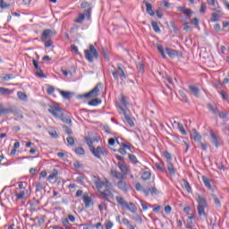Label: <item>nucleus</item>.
I'll list each match as a JSON object with an SVG mask.
<instances>
[{
  "instance_id": "obj_1",
  "label": "nucleus",
  "mask_w": 229,
  "mask_h": 229,
  "mask_svg": "<svg viewBox=\"0 0 229 229\" xmlns=\"http://www.w3.org/2000/svg\"><path fill=\"white\" fill-rule=\"evenodd\" d=\"M84 55L86 60L90 62V64L94 62V58H99V53H98V49L92 44L89 46V49L84 50Z\"/></svg>"
},
{
  "instance_id": "obj_2",
  "label": "nucleus",
  "mask_w": 229,
  "mask_h": 229,
  "mask_svg": "<svg viewBox=\"0 0 229 229\" xmlns=\"http://www.w3.org/2000/svg\"><path fill=\"white\" fill-rule=\"evenodd\" d=\"M92 15V8L89 7L87 10H84L82 13H80L77 17V19L74 20V22L77 24H83V21L87 19L88 21H90V17Z\"/></svg>"
},
{
  "instance_id": "obj_3",
  "label": "nucleus",
  "mask_w": 229,
  "mask_h": 229,
  "mask_svg": "<svg viewBox=\"0 0 229 229\" xmlns=\"http://www.w3.org/2000/svg\"><path fill=\"white\" fill-rule=\"evenodd\" d=\"M91 153L92 155L98 159H101V157H106L108 155V151L105 147L98 146L97 148L95 147H91Z\"/></svg>"
},
{
  "instance_id": "obj_4",
  "label": "nucleus",
  "mask_w": 229,
  "mask_h": 229,
  "mask_svg": "<svg viewBox=\"0 0 229 229\" xmlns=\"http://www.w3.org/2000/svg\"><path fill=\"white\" fill-rule=\"evenodd\" d=\"M112 74L114 79L116 80V81H119V78L120 80H126V78H128L126 72L123 69V64H117L116 71L113 72Z\"/></svg>"
},
{
  "instance_id": "obj_5",
  "label": "nucleus",
  "mask_w": 229,
  "mask_h": 229,
  "mask_svg": "<svg viewBox=\"0 0 229 229\" xmlns=\"http://www.w3.org/2000/svg\"><path fill=\"white\" fill-rule=\"evenodd\" d=\"M99 87H101V84H97V86L93 88L89 92L84 95H80L78 97L79 99H83V98L86 99H89L90 98H98L99 96Z\"/></svg>"
},
{
  "instance_id": "obj_6",
  "label": "nucleus",
  "mask_w": 229,
  "mask_h": 229,
  "mask_svg": "<svg viewBox=\"0 0 229 229\" xmlns=\"http://www.w3.org/2000/svg\"><path fill=\"white\" fill-rule=\"evenodd\" d=\"M110 187H112V184L106 179V189L104 191H100L101 196H103L106 201H110L114 198V193L110 191Z\"/></svg>"
},
{
  "instance_id": "obj_7",
  "label": "nucleus",
  "mask_w": 229,
  "mask_h": 229,
  "mask_svg": "<svg viewBox=\"0 0 229 229\" xmlns=\"http://www.w3.org/2000/svg\"><path fill=\"white\" fill-rule=\"evenodd\" d=\"M29 196L30 194L28 193V190L26 191L15 190L14 191V197L17 203H19V201H21V203H24V201L28 199Z\"/></svg>"
},
{
  "instance_id": "obj_8",
  "label": "nucleus",
  "mask_w": 229,
  "mask_h": 229,
  "mask_svg": "<svg viewBox=\"0 0 229 229\" xmlns=\"http://www.w3.org/2000/svg\"><path fill=\"white\" fill-rule=\"evenodd\" d=\"M117 108L118 110H121L122 114L124 115L125 123H127V124H129V126L131 127L135 126L133 119H131L130 114H128V113L126 112V109H124V107L121 104L117 105Z\"/></svg>"
},
{
  "instance_id": "obj_9",
  "label": "nucleus",
  "mask_w": 229,
  "mask_h": 229,
  "mask_svg": "<svg viewBox=\"0 0 229 229\" xmlns=\"http://www.w3.org/2000/svg\"><path fill=\"white\" fill-rule=\"evenodd\" d=\"M49 114H51L54 117H56L57 119H60L62 115H64V112L62 111L61 107H58L56 106H51L48 109Z\"/></svg>"
},
{
  "instance_id": "obj_10",
  "label": "nucleus",
  "mask_w": 229,
  "mask_h": 229,
  "mask_svg": "<svg viewBox=\"0 0 229 229\" xmlns=\"http://www.w3.org/2000/svg\"><path fill=\"white\" fill-rule=\"evenodd\" d=\"M82 199L86 208H90L94 205V200H92V198L88 193L83 194Z\"/></svg>"
},
{
  "instance_id": "obj_11",
  "label": "nucleus",
  "mask_w": 229,
  "mask_h": 229,
  "mask_svg": "<svg viewBox=\"0 0 229 229\" xmlns=\"http://www.w3.org/2000/svg\"><path fill=\"white\" fill-rule=\"evenodd\" d=\"M54 35H56V32L49 29L45 30L41 36L42 42H45V40H47V38H50V37H53Z\"/></svg>"
},
{
  "instance_id": "obj_12",
  "label": "nucleus",
  "mask_w": 229,
  "mask_h": 229,
  "mask_svg": "<svg viewBox=\"0 0 229 229\" xmlns=\"http://www.w3.org/2000/svg\"><path fill=\"white\" fill-rule=\"evenodd\" d=\"M93 183H95L97 189L99 191L100 189H103L104 187H106V182H103L101 181V179H99V177L98 176H93Z\"/></svg>"
},
{
  "instance_id": "obj_13",
  "label": "nucleus",
  "mask_w": 229,
  "mask_h": 229,
  "mask_svg": "<svg viewBox=\"0 0 229 229\" xmlns=\"http://www.w3.org/2000/svg\"><path fill=\"white\" fill-rule=\"evenodd\" d=\"M118 105H121L124 108V110H126V108H128V105H130V103H128V98L122 94L120 102H116V108Z\"/></svg>"
},
{
  "instance_id": "obj_14",
  "label": "nucleus",
  "mask_w": 229,
  "mask_h": 229,
  "mask_svg": "<svg viewBox=\"0 0 229 229\" xmlns=\"http://www.w3.org/2000/svg\"><path fill=\"white\" fill-rule=\"evenodd\" d=\"M125 174L117 172V170H111V175L114 176V178H116V180H119V182L122 180H124L126 176H124Z\"/></svg>"
},
{
  "instance_id": "obj_15",
  "label": "nucleus",
  "mask_w": 229,
  "mask_h": 229,
  "mask_svg": "<svg viewBox=\"0 0 229 229\" xmlns=\"http://www.w3.org/2000/svg\"><path fill=\"white\" fill-rule=\"evenodd\" d=\"M143 4H145V6L147 8V13H148V15H150V17H154L155 13L153 11V5L151 4H149L148 0H144Z\"/></svg>"
},
{
  "instance_id": "obj_16",
  "label": "nucleus",
  "mask_w": 229,
  "mask_h": 229,
  "mask_svg": "<svg viewBox=\"0 0 229 229\" xmlns=\"http://www.w3.org/2000/svg\"><path fill=\"white\" fill-rule=\"evenodd\" d=\"M117 187L120 189V191H123V192H127L128 191V184L124 180H121L120 182H117Z\"/></svg>"
},
{
  "instance_id": "obj_17",
  "label": "nucleus",
  "mask_w": 229,
  "mask_h": 229,
  "mask_svg": "<svg viewBox=\"0 0 229 229\" xmlns=\"http://www.w3.org/2000/svg\"><path fill=\"white\" fill-rule=\"evenodd\" d=\"M210 137L212 140V144H214L215 148H219V138L214 133V131H210Z\"/></svg>"
},
{
  "instance_id": "obj_18",
  "label": "nucleus",
  "mask_w": 229,
  "mask_h": 229,
  "mask_svg": "<svg viewBox=\"0 0 229 229\" xmlns=\"http://www.w3.org/2000/svg\"><path fill=\"white\" fill-rule=\"evenodd\" d=\"M121 146L123 148H120L118 149V153H120L121 155H126V149H131V145H127L126 143L124 142H122L121 143Z\"/></svg>"
},
{
  "instance_id": "obj_19",
  "label": "nucleus",
  "mask_w": 229,
  "mask_h": 229,
  "mask_svg": "<svg viewBox=\"0 0 229 229\" xmlns=\"http://www.w3.org/2000/svg\"><path fill=\"white\" fill-rule=\"evenodd\" d=\"M165 53L168 55L170 58H176L178 56V51L174 49H171L169 47L165 48Z\"/></svg>"
},
{
  "instance_id": "obj_20",
  "label": "nucleus",
  "mask_w": 229,
  "mask_h": 229,
  "mask_svg": "<svg viewBox=\"0 0 229 229\" xmlns=\"http://www.w3.org/2000/svg\"><path fill=\"white\" fill-rule=\"evenodd\" d=\"M178 12H182V13H184L187 17H191L192 15V11L191 9H187L185 7L179 6L177 7Z\"/></svg>"
},
{
  "instance_id": "obj_21",
  "label": "nucleus",
  "mask_w": 229,
  "mask_h": 229,
  "mask_svg": "<svg viewBox=\"0 0 229 229\" xmlns=\"http://www.w3.org/2000/svg\"><path fill=\"white\" fill-rule=\"evenodd\" d=\"M125 208H127L129 212H131V214H137V206H135V204H133L132 202L127 204V206H125Z\"/></svg>"
},
{
  "instance_id": "obj_22",
  "label": "nucleus",
  "mask_w": 229,
  "mask_h": 229,
  "mask_svg": "<svg viewBox=\"0 0 229 229\" xmlns=\"http://www.w3.org/2000/svg\"><path fill=\"white\" fill-rule=\"evenodd\" d=\"M166 167H167V170H168V173L169 174H176V170L174 169V165H173V163L172 161H168L166 163Z\"/></svg>"
},
{
  "instance_id": "obj_23",
  "label": "nucleus",
  "mask_w": 229,
  "mask_h": 229,
  "mask_svg": "<svg viewBox=\"0 0 229 229\" xmlns=\"http://www.w3.org/2000/svg\"><path fill=\"white\" fill-rule=\"evenodd\" d=\"M198 207H207V199L203 198L201 195H198Z\"/></svg>"
},
{
  "instance_id": "obj_24",
  "label": "nucleus",
  "mask_w": 229,
  "mask_h": 229,
  "mask_svg": "<svg viewBox=\"0 0 229 229\" xmlns=\"http://www.w3.org/2000/svg\"><path fill=\"white\" fill-rule=\"evenodd\" d=\"M189 89L196 98H199V88L190 85Z\"/></svg>"
},
{
  "instance_id": "obj_25",
  "label": "nucleus",
  "mask_w": 229,
  "mask_h": 229,
  "mask_svg": "<svg viewBox=\"0 0 229 229\" xmlns=\"http://www.w3.org/2000/svg\"><path fill=\"white\" fill-rule=\"evenodd\" d=\"M202 181L205 187H207V189H208L209 191H212V184L210 183V179H208L207 176H202Z\"/></svg>"
},
{
  "instance_id": "obj_26",
  "label": "nucleus",
  "mask_w": 229,
  "mask_h": 229,
  "mask_svg": "<svg viewBox=\"0 0 229 229\" xmlns=\"http://www.w3.org/2000/svg\"><path fill=\"white\" fill-rule=\"evenodd\" d=\"M205 208H207V207L197 206V210L200 217H207V213L205 212Z\"/></svg>"
},
{
  "instance_id": "obj_27",
  "label": "nucleus",
  "mask_w": 229,
  "mask_h": 229,
  "mask_svg": "<svg viewBox=\"0 0 229 229\" xmlns=\"http://www.w3.org/2000/svg\"><path fill=\"white\" fill-rule=\"evenodd\" d=\"M191 139L195 140V142H201V136L196 131H194L193 133L191 134Z\"/></svg>"
},
{
  "instance_id": "obj_28",
  "label": "nucleus",
  "mask_w": 229,
  "mask_h": 229,
  "mask_svg": "<svg viewBox=\"0 0 229 229\" xmlns=\"http://www.w3.org/2000/svg\"><path fill=\"white\" fill-rule=\"evenodd\" d=\"M182 187L185 189V191L189 194H191V192H192V188L191 187V184L189 183V182H187V180L182 181Z\"/></svg>"
},
{
  "instance_id": "obj_29",
  "label": "nucleus",
  "mask_w": 229,
  "mask_h": 229,
  "mask_svg": "<svg viewBox=\"0 0 229 229\" xmlns=\"http://www.w3.org/2000/svg\"><path fill=\"white\" fill-rule=\"evenodd\" d=\"M116 201L119 205H121V207H123V208H126L128 203L126 200H124V198L123 197H116Z\"/></svg>"
},
{
  "instance_id": "obj_30",
  "label": "nucleus",
  "mask_w": 229,
  "mask_h": 229,
  "mask_svg": "<svg viewBox=\"0 0 229 229\" xmlns=\"http://www.w3.org/2000/svg\"><path fill=\"white\" fill-rule=\"evenodd\" d=\"M122 222L128 229H135V225H131L128 218H123Z\"/></svg>"
},
{
  "instance_id": "obj_31",
  "label": "nucleus",
  "mask_w": 229,
  "mask_h": 229,
  "mask_svg": "<svg viewBox=\"0 0 229 229\" xmlns=\"http://www.w3.org/2000/svg\"><path fill=\"white\" fill-rule=\"evenodd\" d=\"M118 167L123 174H128V167H126L124 164L118 162Z\"/></svg>"
},
{
  "instance_id": "obj_32",
  "label": "nucleus",
  "mask_w": 229,
  "mask_h": 229,
  "mask_svg": "<svg viewBox=\"0 0 229 229\" xmlns=\"http://www.w3.org/2000/svg\"><path fill=\"white\" fill-rule=\"evenodd\" d=\"M46 187V184L41 182H36V192H40L41 191H44Z\"/></svg>"
},
{
  "instance_id": "obj_33",
  "label": "nucleus",
  "mask_w": 229,
  "mask_h": 229,
  "mask_svg": "<svg viewBox=\"0 0 229 229\" xmlns=\"http://www.w3.org/2000/svg\"><path fill=\"white\" fill-rule=\"evenodd\" d=\"M88 105H89V106H98V105H101V99L93 98L88 103Z\"/></svg>"
},
{
  "instance_id": "obj_34",
  "label": "nucleus",
  "mask_w": 229,
  "mask_h": 229,
  "mask_svg": "<svg viewBox=\"0 0 229 229\" xmlns=\"http://www.w3.org/2000/svg\"><path fill=\"white\" fill-rule=\"evenodd\" d=\"M59 93L62 96V98H64V99H71V96L72 94L69 91H64V90H60Z\"/></svg>"
},
{
  "instance_id": "obj_35",
  "label": "nucleus",
  "mask_w": 229,
  "mask_h": 229,
  "mask_svg": "<svg viewBox=\"0 0 229 229\" xmlns=\"http://www.w3.org/2000/svg\"><path fill=\"white\" fill-rule=\"evenodd\" d=\"M17 96L21 101H28V96L22 91H18Z\"/></svg>"
},
{
  "instance_id": "obj_36",
  "label": "nucleus",
  "mask_w": 229,
  "mask_h": 229,
  "mask_svg": "<svg viewBox=\"0 0 229 229\" xmlns=\"http://www.w3.org/2000/svg\"><path fill=\"white\" fill-rule=\"evenodd\" d=\"M12 113V109L3 107V106H0V115H6V114Z\"/></svg>"
},
{
  "instance_id": "obj_37",
  "label": "nucleus",
  "mask_w": 229,
  "mask_h": 229,
  "mask_svg": "<svg viewBox=\"0 0 229 229\" xmlns=\"http://www.w3.org/2000/svg\"><path fill=\"white\" fill-rule=\"evenodd\" d=\"M0 94H2V96H10L12 91L9 89L0 87Z\"/></svg>"
},
{
  "instance_id": "obj_38",
  "label": "nucleus",
  "mask_w": 229,
  "mask_h": 229,
  "mask_svg": "<svg viewBox=\"0 0 229 229\" xmlns=\"http://www.w3.org/2000/svg\"><path fill=\"white\" fill-rule=\"evenodd\" d=\"M61 120L63 121V123H65V124H69L70 126L72 125V120H71V117L69 116L62 115Z\"/></svg>"
},
{
  "instance_id": "obj_39",
  "label": "nucleus",
  "mask_w": 229,
  "mask_h": 229,
  "mask_svg": "<svg viewBox=\"0 0 229 229\" xmlns=\"http://www.w3.org/2000/svg\"><path fill=\"white\" fill-rule=\"evenodd\" d=\"M217 21H219V11L213 13L211 16L212 22H217Z\"/></svg>"
},
{
  "instance_id": "obj_40",
  "label": "nucleus",
  "mask_w": 229,
  "mask_h": 229,
  "mask_svg": "<svg viewBox=\"0 0 229 229\" xmlns=\"http://www.w3.org/2000/svg\"><path fill=\"white\" fill-rule=\"evenodd\" d=\"M13 78H15V75H13L12 73H9V74H6L4 77H1V80L3 81H10V80H13Z\"/></svg>"
},
{
  "instance_id": "obj_41",
  "label": "nucleus",
  "mask_w": 229,
  "mask_h": 229,
  "mask_svg": "<svg viewBox=\"0 0 229 229\" xmlns=\"http://www.w3.org/2000/svg\"><path fill=\"white\" fill-rule=\"evenodd\" d=\"M163 156L165 158H166V163L173 162V157H172L171 153H169L168 151H165L163 153Z\"/></svg>"
},
{
  "instance_id": "obj_42",
  "label": "nucleus",
  "mask_w": 229,
  "mask_h": 229,
  "mask_svg": "<svg viewBox=\"0 0 229 229\" xmlns=\"http://www.w3.org/2000/svg\"><path fill=\"white\" fill-rule=\"evenodd\" d=\"M85 142H86V144L89 146V151H91L92 150V148H94V142L92 141V139H90V138H85Z\"/></svg>"
},
{
  "instance_id": "obj_43",
  "label": "nucleus",
  "mask_w": 229,
  "mask_h": 229,
  "mask_svg": "<svg viewBox=\"0 0 229 229\" xmlns=\"http://www.w3.org/2000/svg\"><path fill=\"white\" fill-rule=\"evenodd\" d=\"M151 26L156 33H160V27H158V23L157 21H152Z\"/></svg>"
},
{
  "instance_id": "obj_44",
  "label": "nucleus",
  "mask_w": 229,
  "mask_h": 229,
  "mask_svg": "<svg viewBox=\"0 0 229 229\" xmlns=\"http://www.w3.org/2000/svg\"><path fill=\"white\" fill-rule=\"evenodd\" d=\"M26 182H18V188H16V191H26Z\"/></svg>"
},
{
  "instance_id": "obj_45",
  "label": "nucleus",
  "mask_w": 229,
  "mask_h": 229,
  "mask_svg": "<svg viewBox=\"0 0 229 229\" xmlns=\"http://www.w3.org/2000/svg\"><path fill=\"white\" fill-rule=\"evenodd\" d=\"M177 128H178L179 131H181L182 135H187V131H185L183 124L177 123Z\"/></svg>"
},
{
  "instance_id": "obj_46",
  "label": "nucleus",
  "mask_w": 229,
  "mask_h": 229,
  "mask_svg": "<svg viewBox=\"0 0 229 229\" xmlns=\"http://www.w3.org/2000/svg\"><path fill=\"white\" fill-rule=\"evenodd\" d=\"M157 51L160 53L162 58H165V51H164V47L162 45H157Z\"/></svg>"
},
{
  "instance_id": "obj_47",
  "label": "nucleus",
  "mask_w": 229,
  "mask_h": 229,
  "mask_svg": "<svg viewBox=\"0 0 229 229\" xmlns=\"http://www.w3.org/2000/svg\"><path fill=\"white\" fill-rule=\"evenodd\" d=\"M212 198L215 205L218 208H221V200H219V198H217L216 195H212Z\"/></svg>"
},
{
  "instance_id": "obj_48",
  "label": "nucleus",
  "mask_w": 229,
  "mask_h": 229,
  "mask_svg": "<svg viewBox=\"0 0 229 229\" xmlns=\"http://www.w3.org/2000/svg\"><path fill=\"white\" fill-rule=\"evenodd\" d=\"M128 157L129 160H131L132 164H139V160H137V157H135V155L129 154Z\"/></svg>"
},
{
  "instance_id": "obj_49",
  "label": "nucleus",
  "mask_w": 229,
  "mask_h": 229,
  "mask_svg": "<svg viewBox=\"0 0 229 229\" xmlns=\"http://www.w3.org/2000/svg\"><path fill=\"white\" fill-rule=\"evenodd\" d=\"M36 76H38V78H46V74H44L41 68L36 70Z\"/></svg>"
},
{
  "instance_id": "obj_50",
  "label": "nucleus",
  "mask_w": 229,
  "mask_h": 229,
  "mask_svg": "<svg viewBox=\"0 0 229 229\" xmlns=\"http://www.w3.org/2000/svg\"><path fill=\"white\" fill-rule=\"evenodd\" d=\"M142 180H149L151 178V173L149 172H144L141 175Z\"/></svg>"
},
{
  "instance_id": "obj_51",
  "label": "nucleus",
  "mask_w": 229,
  "mask_h": 229,
  "mask_svg": "<svg viewBox=\"0 0 229 229\" xmlns=\"http://www.w3.org/2000/svg\"><path fill=\"white\" fill-rule=\"evenodd\" d=\"M0 8H2V10L10 8V4L4 3V0H0Z\"/></svg>"
},
{
  "instance_id": "obj_52",
  "label": "nucleus",
  "mask_w": 229,
  "mask_h": 229,
  "mask_svg": "<svg viewBox=\"0 0 229 229\" xmlns=\"http://www.w3.org/2000/svg\"><path fill=\"white\" fill-rule=\"evenodd\" d=\"M208 108L210 110V112H212V114H215V115L217 114V108L212 106V104H208Z\"/></svg>"
},
{
  "instance_id": "obj_53",
  "label": "nucleus",
  "mask_w": 229,
  "mask_h": 229,
  "mask_svg": "<svg viewBox=\"0 0 229 229\" xmlns=\"http://www.w3.org/2000/svg\"><path fill=\"white\" fill-rule=\"evenodd\" d=\"M138 71H139V72H141V74H144V63H142V62H140L139 64H138Z\"/></svg>"
},
{
  "instance_id": "obj_54",
  "label": "nucleus",
  "mask_w": 229,
  "mask_h": 229,
  "mask_svg": "<svg viewBox=\"0 0 229 229\" xmlns=\"http://www.w3.org/2000/svg\"><path fill=\"white\" fill-rule=\"evenodd\" d=\"M76 182L78 183H81V185H83V182H85V175L81 174V175H79L76 179Z\"/></svg>"
},
{
  "instance_id": "obj_55",
  "label": "nucleus",
  "mask_w": 229,
  "mask_h": 229,
  "mask_svg": "<svg viewBox=\"0 0 229 229\" xmlns=\"http://www.w3.org/2000/svg\"><path fill=\"white\" fill-rule=\"evenodd\" d=\"M75 153H77V155H85V149L81 147L76 148Z\"/></svg>"
},
{
  "instance_id": "obj_56",
  "label": "nucleus",
  "mask_w": 229,
  "mask_h": 229,
  "mask_svg": "<svg viewBox=\"0 0 229 229\" xmlns=\"http://www.w3.org/2000/svg\"><path fill=\"white\" fill-rule=\"evenodd\" d=\"M191 24H193V26L198 28V26H199V20L198 18H193L191 21Z\"/></svg>"
},
{
  "instance_id": "obj_57",
  "label": "nucleus",
  "mask_w": 229,
  "mask_h": 229,
  "mask_svg": "<svg viewBox=\"0 0 229 229\" xmlns=\"http://www.w3.org/2000/svg\"><path fill=\"white\" fill-rule=\"evenodd\" d=\"M61 223L63 225V226H71V224L69 223V219L67 218H62L61 219Z\"/></svg>"
},
{
  "instance_id": "obj_58",
  "label": "nucleus",
  "mask_w": 229,
  "mask_h": 229,
  "mask_svg": "<svg viewBox=\"0 0 229 229\" xmlns=\"http://www.w3.org/2000/svg\"><path fill=\"white\" fill-rule=\"evenodd\" d=\"M55 172L53 174H51L50 175H48L47 179L48 180H55V178L56 176H58V171L54 170Z\"/></svg>"
},
{
  "instance_id": "obj_59",
  "label": "nucleus",
  "mask_w": 229,
  "mask_h": 229,
  "mask_svg": "<svg viewBox=\"0 0 229 229\" xmlns=\"http://www.w3.org/2000/svg\"><path fill=\"white\" fill-rule=\"evenodd\" d=\"M106 229H111L114 228V223L112 221L108 220L105 223Z\"/></svg>"
},
{
  "instance_id": "obj_60",
  "label": "nucleus",
  "mask_w": 229,
  "mask_h": 229,
  "mask_svg": "<svg viewBox=\"0 0 229 229\" xmlns=\"http://www.w3.org/2000/svg\"><path fill=\"white\" fill-rule=\"evenodd\" d=\"M200 13H205L207 12V4L202 3L199 9Z\"/></svg>"
},
{
  "instance_id": "obj_61",
  "label": "nucleus",
  "mask_w": 229,
  "mask_h": 229,
  "mask_svg": "<svg viewBox=\"0 0 229 229\" xmlns=\"http://www.w3.org/2000/svg\"><path fill=\"white\" fill-rule=\"evenodd\" d=\"M66 140H67V142H68V144H69L70 146H74V138H73V137L69 136V137L66 139Z\"/></svg>"
},
{
  "instance_id": "obj_62",
  "label": "nucleus",
  "mask_w": 229,
  "mask_h": 229,
  "mask_svg": "<svg viewBox=\"0 0 229 229\" xmlns=\"http://www.w3.org/2000/svg\"><path fill=\"white\" fill-rule=\"evenodd\" d=\"M156 167L157 171H164V164L163 163H156Z\"/></svg>"
},
{
  "instance_id": "obj_63",
  "label": "nucleus",
  "mask_w": 229,
  "mask_h": 229,
  "mask_svg": "<svg viewBox=\"0 0 229 229\" xmlns=\"http://www.w3.org/2000/svg\"><path fill=\"white\" fill-rule=\"evenodd\" d=\"M71 48H72V51H74L76 55H80V50L78 49V47H76V45H72Z\"/></svg>"
},
{
  "instance_id": "obj_64",
  "label": "nucleus",
  "mask_w": 229,
  "mask_h": 229,
  "mask_svg": "<svg viewBox=\"0 0 229 229\" xmlns=\"http://www.w3.org/2000/svg\"><path fill=\"white\" fill-rule=\"evenodd\" d=\"M47 94L51 95L55 92V87L49 86L47 89Z\"/></svg>"
}]
</instances>
